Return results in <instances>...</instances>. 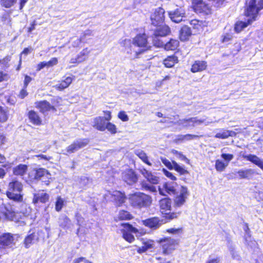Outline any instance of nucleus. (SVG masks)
Returning a JSON list of instances; mask_svg holds the SVG:
<instances>
[{
	"mask_svg": "<svg viewBox=\"0 0 263 263\" xmlns=\"http://www.w3.org/2000/svg\"><path fill=\"white\" fill-rule=\"evenodd\" d=\"M240 179H249L254 174V170L252 168L241 169L237 172Z\"/></svg>",
	"mask_w": 263,
	"mask_h": 263,
	"instance_id": "31",
	"label": "nucleus"
},
{
	"mask_svg": "<svg viewBox=\"0 0 263 263\" xmlns=\"http://www.w3.org/2000/svg\"><path fill=\"white\" fill-rule=\"evenodd\" d=\"M49 195L48 194L45 193H40L36 194L34 195L33 199V202L34 203H38L39 202L42 203H45L48 200Z\"/></svg>",
	"mask_w": 263,
	"mask_h": 263,
	"instance_id": "33",
	"label": "nucleus"
},
{
	"mask_svg": "<svg viewBox=\"0 0 263 263\" xmlns=\"http://www.w3.org/2000/svg\"><path fill=\"white\" fill-rule=\"evenodd\" d=\"M171 20L175 23H180L183 20V18L185 17V11L182 7L177 8L174 11H172L168 13Z\"/></svg>",
	"mask_w": 263,
	"mask_h": 263,
	"instance_id": "14",
	"label": "nucleus"
},
{
	"mask_svg": "<svg viewBox=\"0 0 263 263\" xmlns=\"http://www.w3.org/2000/svg\"><path fill=\"white\" fill-rule=\"evenodd\" d=\"M58 63V60L57 58H52L49 61L42 62L38 64L37 66V70L40 71L45 67L49 68L56 65Z\"/></svg>",
	"mask_w": 263,
	"mask_h": 263,
	"instance_id": "28",
	"label": "nucleus"
},
{
	"mask_svg": "<svg viewBox=\"0 0 263 263\" xmlns=\"http://www.w3.org/2000/svg\"><path fill=\"white\" fill-rule=\"evenodd\" d=\"M135 154L144 163L148 165H152V163L148 161V157L144 151L141 149H137L135 151Z\"/></svg>",
	"mask_w": 263,
	"mask_h": 263,
	"instance_id": "41",
	"label": "nucleus"
},
{
	"mask_svg": "<svg viewBox=\"0 0 263 263\" xmlns=\"http://www.w3.org/2000/svg\"><path fill=\"white\" fill-rule=\"evenodd\" d=\"M8 78V75L0 71V82L6 80Z\"/></svg>",
	"mask_w": 263,
	"mask_h": 263,
	"instance_id": "64",
	"label": "nucleus"
},
{
	"mask_svg": "<svg viewBox=\"0 0 263 263\" xmlns=\"http://www.w3.org/2000/svg\"><path fill=\"white\" fill-rule=\"evenodd\" d=\"M50 174L48 171L45 168H40L35 171L34 178L35 179H42L45 184L49 183V179L50 178Z\"/></svg>",
	"mask_w": 263,
	"mask_h": 263,
	"instance_id": "20",
	"label": "nucleus"
},
{
	"mask_svg": "<svg viewBox=\"0 0 263 263\" xmlns=\"http://www.w3.org/2000/svg\"><path fill=\"white\" fill-rule=\"evenodd\" d=\"M191 34V31L187 26L183 27L180 31V39L181 41H185L188 39Z\"/></svg>",
	"mask_w": 263,
	"mask_h": 263,
	"instance_id": "39",
	"label": "nucleus"
},
{
	"mask_svg": "<svg viewBox=\"0 0 263 263\" xmlns=\"http://www.w3.org/2000/svg\"><path fill=\"white\" fill-rule=\"evenodd\" d=\"M28 118L30 121L34 125H39L41 124V119L37 114L33 110H31L28 112Z\"/></svg>",
	"mask_w": 263,
	"mask_h": 263,
	"instance_id": "35",
	"label": "nucleus"
},
{
	"mask_svg": "<svg viewBox=\"0 0 263 263\" xmlns=\"http://www.w3.org/2000/svg\"><path fill=\"white\" fill-rule=\"evenodd\" d=\"M263 8V0H259L257 4L256 0H250L246 10L247 16L255 19L258 12Z\"/></svg>",
	"mask_w": 263,
	"mask_h": 263,
	"instance_id": "5",
	"label": "nucleus"
},
{
	"mask_svg": "<svg viewBox=\"0 0 263 263\" xmlns=\"http://www.w3.org/2000/svg\"><path fill=\"white\" fill-rule=\"evenodd\" d=\"M122 179L127 184L132 185L138 180V177L132 170H127L122 173Z\"/></svg>",
	"mask_w": 263,
	"mask_h": 263,
	"instance_id": "17",
	"label": "nucleus"
},
{
	"mask_svg": "<svg viewBox=\"0 0 263 263\" xmlns=\"http://www.w3.org/2000/svg\"><path fill=\"white\" fill-rule=\"evenodd\" d=\"M213 122V121L212 120L208 118L202 117L199 119L198 117H193L189 119H180L177 122H174V124L180 126V128H193L195 126L200 125L202 124L208 125Z\"/></svg>",
	"mask_w": 263,
	"mask_h": 263,
	"instance_id": "4",
	"label": "nucleus"
},
{
	"mask_svg": "<svg viewBox=\"0 0 263 263\" xmlns=\"http://www.w3.org/2000/svg\"><path fill=\"white\" fill-rule=\"evenodd\" d=\"M242 157L256 165L263 171V159H261L255 155H243Z\"/></svg>",
	"mask_w": 263,
	"mask_h": 263,
	"instance_id": "22",
	"label": "nucleus"
},
{
	"mask_svg": "<svg viewBox=\"0 0 263 263\" xmlns=\"http://www.w3.org/2000/svg\"><path fill=\"white\" fill-rule=\"evenodd\" d=\"M164 10L161 7L156 9L151 16L152 25L156 26L163 24L164 21Z\"/></svg>",
	"mask_w": 263,
	"mask_h": 263,
	"instance_id": "10",
	"label": "nucleus"
},
{
	"mask_svg": "<svg viewBox=\"0 0 263 263\" xmlns=\"http://www.w3.org/2000/svg\"><path fill=\"white\" fill-rule=\"evenodd\" d=\"M140 172L148 182L152 184H157L159 182V178L154 173L148 171L145 168H142Z\"/></svg>",
	"mask_w": 263,
	"mask_h": 263,
	"instance_id": "18",
	"label": "nucleus"
},
{
	"mask_svg": "<svg viewBox=\"0 0 263 263\" xmlns=\"http://www.w3.org/2000/svg\"><path fill=\"white\" fill-rule=\"evenodd\" d=\"M122 44L127 53L130 54V58H138L149 48L145 34L137 35L132 41L125 39Z\"/></svg>",
	"mask_w": 263,
	"mask_h": 263,
	"instance_id": "1",
	"label": "nucleus"
},
{
	"mask_svg": "<svg viewBox=\"0 0 263 263\" xmlns=\"http://www.w3.org/2000/svg\"><path fill=\"white\" fill-rule=\"evenodd\" d=\"M7 116L6 112L0 107V122H5L7 120Z\"/></svg>",
	"mask_w": 263,
	"mask_h": 263,
	"instance_id": "53",
	"label": "nucleus"
},
{
	"mask_svg": "<svg viewBox=\"0 0 263 263\" xmlns=\"http://www.w3.org/2000/svg\"><path fill=\"white\" fill-rule=\"evenodd\" d=\"M142 246L138 248L137 252L142 253L146 252L149 249L153 248L154 246V241L150 239H142Z\"/></svg>",
	"mask_w": 263,
	"mask_h": 263,
	"instance_id": "25",
	"label": "nucleus"
},
{
	"mask_svg": "<svg viewBox=\"0 0 263 263\" xmlns=\"http://www.w3.org/2000/svg\"><path fill=\"white\" fill-rule=\"evenodd\" d=\"M15 236L9 233H6L0 236V245L3 247L11 248L15 244Z\"/></svg>",
	"mask_w": 263,
	"mask_h": 263,
	"instance_id": "15",
	"label": "nucleus"
},
{
	"mask_svg": "<svg viewBox=\"0 0 263 263\" xmlns=\"http://www.w3.org/2000/svg\"><path fill=\"white\" fill-rule=\"evenodd\" d=\"M200 137H201V136H198L195 135H192V134H186L184 135V142L187 141H191L192 140H194L195 139L198 138Z\"/></svg>",
	"mask_w": 263,
	"mask_h": 263,
	"instance_id": "55",
	"label": "nucleus"
},
{
	"mask_svg": "<svg viewBox=\"0 0 263 263\" xmlns=\"http://www.w3.org/2000/svg\"><path fill=\"white\" fill-rule=\"evenodd\" d=\"M154 45L158 47L164 46V48L167 50H174L177 49L179 45V42L177 40L171 39L169 42L164 43L160 40H158V43H155Z\"/></svg>",
	"mask_w": 263,
	"mask_h": 263,
	"instance_id": "21",
	"label": "nucleus"
},
{
	"mask_svg": "<svg viewBox=\"0 0 263 263\" xmlns=\"http://www.w3.org/2000/svg\"><path fill=\"white\" fill-rule=\"evenodd\" d=\"M235 133L232 130H228L224 129H220L216 133L215 137L217 138L224 139L229 137H233Z\"/></svg>",
	"mask_w": 263,
	"mask_h": 263,
	"instance_id": "30",
	"label": "nucleus"
},
{
	"mask_svg": "<svg viewBox=\"0 0 263 263\" xmlns=\"http://www.w3.org/2000/svg\"><path fill=\"white\" fill-rule=\"evenodd\" d=\"M249 229L248 227L246 226V228L245 229L246 234L245 235V238L246 240V244L251 248V249H255L257 247V243L256 241L253 239L251 236L249 234V233L248 232V230Z\"/></svg>",
	"mask_w": 263,
	"mask_h": 263,
	"instance_id": "32",
	"label": "nucleus"
},
{
	"mask_svg": "<svg viewBox=\"0 0 263 263\" xmlns=\"http://www.w3.org/2000/svg\"><path fill=\"white\" fill-rule=\"evenodd\" d=\"M10 61V58L7 57L3 60H0V69H3L8 67V62Z\"/></svg>",
	"mask_w": 263,
	"mask_h": 263,
	"instance_id": "49",
	"label": "nucleus"
},
{
	"mask_svg": "<svg viewBox=\"0 0 263 263\" xmlns=\"http://www.w3.org/2000/svg\"><path fill=\"white\" fill-rule=\"evenodd\" d=\"M23 187V185L21 182L16 180H12L8 184L6 192L7 197L15 201H22Z\"/></svg>",
	"mask_w": 263,
	"mask_h": 263,
	"instance_id": "3",
	"label": "nucleus"
},
{
	"mask_svg": "<svg viewBox=\"0 0 263 263\" xmlns=\"http://www.w3.org/2000/svg\"><path fill=\"white\" fill-rule=\"evenodd\" d=\"M118 218L120 220H129L132 218V216L128 212L123 210L119 212Z\"/></svg>",
	"mask_w": 263,
	"mask_h": 263,
	"instance_id": "46",
	"label": "nucleus"
},
{
	"mask_svg": "<svg viewBox=\"0 0 263 263\" xmlns=\"http://www.w3.org/2000/svg\"><path fill=\"white\" fill-rule=\"evenodd\" d=\"M230 253L233 259H235L237 260H239L240 259V257L239 254L234 250H231Z\"/></svg>",
	"mask_w": 263,
	"mask_h": 263,
	"instance_id": "60",
	"label": "nucleus"
},
{
	"mask_svg": "<svg viewBox=\"0 0 263 263\" xmlns=\"http://www.w3.org/2000/svg\"><path fill=\"white\" fill-rule=\"evenodd\" d=\"M121 226L123 228L122 233L124 239L128 242H133L135 238L133 234H136L138 232V230L128 223H123Z\"/></svg>",
	"mask_w": 263,
	"mask_h": 263,
	"instance_id": "8",
	"label": "nucleus"
},
{
	"mask_svg": "<svg viewBox=\"0 0 263 263\" xmlns=\"http://www.w3.org/2000/svg\"><path fill=\"white\" fill-rule=\"evenodd\" d=\"M221 157L226 161V162H228V163L234 158L233 155L225 153H222Z\"/></svg>",
	"mask_w": 263,
	"mask_h": 263,
	"instance_id": "54",
	"label": "nucleus"
},
{
	"mask_svg": "<svg viewBox=\"0 0 263 263\" xmlns=\"http://www.w3.org/2000/svg\"><path fill=\"white\" fill-rule=\"evenodd\" d=\"M26 88L24 87L20 91L19 96L21 98L23 99L27 96L28 93L26 90Z\"/></svg>",
	"mask_w": 263,
	"mask_h": 263,
	"instance_id": "62",
	"label": "nucleus"
},
{
	"mask_svg": "<svg viewBox=\"0 0 263 263\" xmlns=\"http://www.w3.org/2000/svg\"><path fill=\"white\" fill-rule=\"evenodd\" d=\"M63 220V222L60 224V226L65 229L69 228L70 224V220L67 217H65Z\"/></svg>",
	"mask_w": 263,
	"mask_h": 263,
	"instance_id": "51",
	"label": "nucleus"
},
{
	"mask_svg": "<svg viewBox=\"0 0 263 263\" xmlns=\"http://www.w3.org/2000/svg\"><path fill=\"white\" fill-rule=\"evenodd\" d=\"M228 165V162H224L222 160L217 159L215 161V168L217 171L221 172L224 171Z\"/></svg>",
	"mask_w": 263,
	"mask_h": 263,
	"instance_id": "42",
	"label": "nucleus"
},
{
	"mask_svg": "<svg viewBox=\"0 0 263 263\" xmlns=\"http://www.w3.org/2000/svg\"><path fill=\"white\" fill-rule=\"evenodd\" d=\"M188 196L189 193L187 189L184 186H181L178 194L174 199L176 205L178 206H180L183 204Z\"/></svg>",
	"mask_w": 263,
	"mask_h": 263,
	"instance_id": "16",
	"label": "nucleus"
},
{
	"mask_svg": "<svg viewBox=\"0 0 263 263\" xmlns=\"http://www.w3.org/2000/svg\"><path fill=\"white\" fill-rule=\"evenodd\" d=\"M72 79L70 77H68L65 78V80L61 81L60 83H59L55 85V88L60 90H62L67 87L71 83Z\"/></svg>",
	"mask_w": 263,
	"mask_h": 263,
	"instance_id": "38",
	"label": "nucleus"
},
{
	"mask_svg": "<svg viewBox=\"0 0 263 263\" xmlns=\"http://www.w3.org/2000/svg\"><path fill=\"white\" fill-rule=\"evenodd\" d=\"M163 172L164 174V175L167 177L168 178H170L172 180H176V177L171 172H168L166 170L163 168Z\"/></svg>",
	"mask_w": 263,
	"mask_h": 263,
	"instance_id": "58",
	"label": "nucleus"
},
{
	"mask_svg": "<svg viewBox=\"0 0 263 263\" xmlns=\"http://www.w3.org/2000/svg\"><path fill=\"white\" fill-rule=\"evenodd\" d=\"M88 179L86 177H83L81 179L80 185L81 187H84L88 183Z\"/></svg>",
	"mask_w": 263,
	"mask_h": 263,
	"instance_id": "63",
	"label": "nucleus"
},
{
	"mask_svg": "<svg viewBox=\"0 0 263 263\" xmlns=\"http://www.w3.org/2000/svg\"><path fill=\"white\" fill-rule=\"evenodd\" d=\"M16 0H2L1 2L2 5L6 8H10L11 7L14 3H15Z\"/></svg>",
	"mask_w": 263,
	"mask_h": 263,
	"instance_id": "52",
	"label": "nucleus"
},
{
	"mask_svg": "<svg viewBox=\"0 0 263 263\" xmlns=\"http://www.w3.org/2000/svg\"><path fill=\"white\" fill-rule=\"evenodd\" d=\"M118 117L123 121H127L129 120L128 116L123 111L119 112Z\"/></svg>",
	"mask_w": 263,
	"mask_h": 263,
	"instance_id": "56",
	"label": "nucleus"
},
{
	"mask_svg": "<svg viewBox=\"0 0 263 263\" xmlns=\"http://www.w3.org/2000/svg\"><path fill=\"white\" fill-rule=\"evenodd\" d=\"M172 153L175 155L177 158L180 160L185 161L186 163H189V160L184 156L181 152H179L175 149L172 150Z\"/></svg>",
	"mask_w": 263,
	"mask_h": 263,
	"instance_id": "47",
	"label": "nucleus"
},
{
	"mask_svg": "<svg viewBox=\"0 0 263 263\" xmlns=\"http://www.w3.org/2000/svg\"><path fill=\"white\" fill-rule=\"evenodd\" d=\"M32 79L31 77L28 76H26L25 77L24 82V87L26 88L28 85V84L31 81Z\"/></svg>",
	"mask_w": 263,
	"mask_h": 263,
	"instance_id": "61",
	"label": "nucleus"
},
{
	"mask_svg": "<svg viewBox=\"0 0 263 263\" xmlns=\"http://www.w3.org/2000/svg\"><path fill=\"white\" fill-rule=\"evenodd\" d=\"M178 60L177 57L175 55L167 57L163 60V64L166 67L171 68L174 65L178 63Z\"/></svg>",
	"mask_w": 263,
	"mask_h": 263,
	"instance_id": "36",
	"label": "nucleus"
},
{
	"mask_svg": "<svg viewBox=\"0 0 263 263\" xmlns=\"http://www.w3.org/2000/svg\"><path fill=\"white\" fill-rule=\"evenodd\" d=\"M155 28H152L154 30L153 35L154 39L153 40L154 44L158 43L159 40L157 37L160 36H164L167 35L170 32V29L169 27L165 25L160 24L156 26H153Z\"/></svg>",
	"mask_w": 263,
	"mask_h": 263,
	"instance_id": "9",
	"label": "nucleus"
},
{
	"mask_svg": "<svg viewBox=\"0 0 263 263\" xmlns=\"http://www.w3.org/2000/svg\"><path fill=\"white\" fill-rule=\"evenodd\" d=\"M255 19H253L252 17L248 18L247 22H238L235 24V30L237 32H239L243 28L247 27L249 25L251 24V23L254 21Z\"/></svg>",
	"mask_w": 263,
	"mask_h": 263,
	"instance_id": "37",
	"label": "nucleus"
},
{
	"mask_svg": "<svg viewBox=\"0 0 263 263\" xmlns=\"http://www.w3.org/2000/svg\"><path fill=\"white\" fill-rule=\"evenodd\" d=\"M36 238V236L34 233L29 234L25 239L24 245L26 248L30 247L33 241Z\"/></svg>",
	"mask_w": 263,
	"mask_h": 263,
	"instance_id": "44",
	"label": "nucleus"
},
{
	"mask_svg": "<svg viewBox=\"0 0 263 263\" xmlns=\"http://www.w3.org/2000/svg\"><path fill=\"white\" fill-rule=\"evenodd\" d=\"M158 191L160 195L167 196L169 195L175 194L176 190L174 183L166 182L163 184L162 186H159Z\"/></svg>",
	"mask_w": 263,
	"mask_h": 263,
	"instance_id": "19",
	"label": "nucleus"
},
{
	"mask_svg": "<svg viewBox=\"0 0 263 263\" xmlns=\"http://www.w3.org/2000/svg\"><path fill=\"white\" fill-rule=\"evenodd\" d=\"M166 231L170 233L177 234H179L181 232V229L171 228V229H167L166 230Z\"/></svg>",
	"mask_w": 263,
	"mask_h": 263,
	"instance_id": "59",
	"label": "nucleus"
},
{
	"mask_svg": "<svg viewBox=\"0 0 263 263\" xmlns=\"http://www.w3.org/2000/svg\"><path fill=\"white\" fill-rule=\"evenodd\" d=\"M161 160L162 163L170 170H175L180 175H184L187 173V171L184 168L183 166L179 165L176 161H170L165 158L161 157Z\"/></svg>",
	"mask_w": 263,
	"mask_h": 263,
	"instance_id": "12",
	"label": "nucleus"
},
{
	"mask_svg": "<svg viewBox=\"0 0 263 263\" xmlns=\"http://www.w3.org/2000/svg\"><path fill=\"white\" fill-rule=\"evenodd\" d=\"M192 7L196 12L208 14L210 12V6L203 0H192Z\"/></svg>",
	"mask_w": 263,
	"mask_h": 263,
	"instance_id": "13",
	"label": "nucleus"
},
{
	"mask_svg": "<svg viewBox=\"0 0 263 263\" xmlns=\"http://www.w3.org/2000/svg\"><path fill=\"white\" fill-rule=\"evenodd\" d=\"M160 242L164 254L171 253L176 248L178 244L177 240L170 237L161 239Z\"/></svg>",
	"mask_w": 263,
	"mask_h": 263,
	"instance_id": "7",
	"label": "nucleus"
},
{
	"mask_svg": "<svg viewBox=\"0 0 263 263\" xmlns=\"http://www.w3.org/2000/svg\"><path fill=\"white\" fill-rule=\"evenodd\" d=\"M90 52V50L88 48L83 49L77 55L79 61L82 62L86 60L87 59Z\"/></svg>",
	"mask_w": 263,
	"mask_h": 263,
	"instance_id": "45",
	"label": "nucleus"
},
{
	"mask_svg": "<svg viewBox=\"0 0 263 263\" xmlns=\"http://www.w3.org/2000/svg\"><path fill=\"white\" fill-rule=\"evenodd\" d=\"M206 62L203 61H196L192 66L191 71L197 72L202 71L206 69Z\"/></svg>",
	"mask_w": 263,
	"mask_h": 263,
	"instance_id": "26",
	"label": "nucleus"
},
{
	"mask_svg": "<svg viewBox=\"0 0 263 263\" xmlns=\"http://www.w3.org/2000/svg\"><path fill=\"white\" fill-rule=\"evenodd\" d=\"M141 184L142 189L144 191H149L152 193L157 192L156 187L155 186L148 183L146 181H142Z\"/></svg>",
	"mask_w": 263,
	"mask_h": 263,
	"instance_id": "43",
	"label": "nucleus"
},
{
	"mask_svg": "<svg viewBox=\"0 0 263 263\" xmlns=\"http://www.w3.org/2000/svg\"><path fill=\"white\" fill-rule=\"evenodd\" d=\"M159 204L162 214L168 215V217L171 219L176 217V214L175 213H171L170 215L171 208V201L170 198H164L160 200Z\"/></svg>",
	"mask_w": 263,
	"mask_h": 263,
	"instance_id": "11",
	"label": "nucleus"
},
{
	"mask_svg": "<svg viewBox=\"0 0 263 263\" xmlns=\"http://www.w3.org/2000/svg\"><path fill=\"white\" fill-rule=\"evenodd\" d=\"M143 224L151 229H156L162 224L161 221L157 217H153L143 221Z\"/></svg>",
	"mask_w": 263,
	"mask_h": 263,
	"instance_id": "23",
	"label": "nucleus"
},
{
	"mask_svg": "<svg viewBox=\"0 0 263 263\" xmlns=\"http://www.w3.org/2000/svg\"><path fill=\"white\" fill-rule=\"evenodd\" d=\"M37 106L40 109V111L43 113H46L49 111H55L56 110L55 107L51 105L50 103L46 101L39 102Z\"/></svg>",
	"mask_w": 263,
	"mask_h": 263,
	"instance_id": "29",
	"label": "nucleus"
},
{
	"mask_svg": "<svg viewBox=\"0 0 263 263\" xmlns=\"http://www.w3.org/2000/svg\"><path fill=\"white\" fill-rule=\"evenodd\" d=\"M128 200L132 206L138 209L147 208L152 202L151 196L141 192L129 195Z\"/></svg>",
	"mask_w": 263,
	"mask_h": 263,
	"instance_id": "2",
	"label": "nucleus"
},
{
	"mask_svg": "<svg viewBox=\"0 0 263 263\" xmlns=\"http://www.w3.org/2000/svg\"><path fill=\"white\" fill-rule=\"evenodd\" d=\"M92 35V32L90 30H86L83 33V35L81 36L80 39H77L76 42H74L73 44V47H77L79 46L81 42H84L85 41V38L87 36H90Z\"/></svg>",
	"mask_w": 263,
	"mask_h": 263,
	"instance_id": "40",
	"label": "nucleus"
},
{
	"mask_svg": "<svg viewBox=\"0 0 263 263\" xmlns=\"http://www.w3.org/2000/svg\"><path fill=\"white\" fill-rule=\"evenodd\" d=\"M106 124L104 117H98L94 119L93 126L99 130L104 131L106 129Z\"/></svg>",
	"mask_w": 263,
	"mask_h": 263,
	"instance_id": "27",
	"label": "nucleus"
},
{
	"mask_svg": "<svg viewBox=\"0 0 263 263\" xmlns=\"http://www.w3.org/2000/svg\"><path fill=\"white\" fill-rule=\"evenodd\" d=\"M173 141L176 143H179L184 142V135H178L175 137Z\"/></svg>",
	"mask_w": 263,
	"mask_h": 263,
	"instance_id": "57",
	"label": "nucleus"
},
{
	"mask_svg": "<svg viewBox=\"0 0 263 263\" xmlns=\"http://www.w3.org/2000/svg\"><path fill=\"white\" fill-rule=\"evenodd\" d=\"M63 205L64 200L61 197H58L55 202V210L58 212L60 211Z\"/></svg>",
	"mask_w": 263,
	"mask_h": 263,
	"instance_id": "48",
	"label": "nucleus"
},
{
	"mask_svg": "<svg viewBox=\"0 0 263 263\" xmlns=\"http://www.w3.org/2000/svg\"><path fill=\"white\" fill-rule=\"evenodd\" d=\"M28 166L26 164H20L13 167V173L16 176H22L25 174L27 171Z\"/></svg>",
	"mask_w": 263,
	"mask_h": 263,
	"instance_id": "34",
	"label": "nucleus"
},
{
	"mask_svg": "<svg viewBox=\"0 0 263 263\" xmlns=\"http://www.w3.org/2000/svg\"><path fill=\"white\" fill-rule=\"evenodd\" d=\"M109 194L116 202L117 205L120 206L125 202L126 197L124 193L120 191H114L111 193Z\"/></svg>",
	"mask_w": 263,
	"mask_h": 263,
	"instance_id": "24",
	"label": "nucleus"
},
{
	"mask_svg": "<svg viewBox=\"0 0 263 263\" xmlns=\"http://www.w3.org/2000/svg\"><path fill=\"white\" fill-rule=\"evenodd\" d=\"M106 129L108 130L111 134H115L117 133V128L115 125L110 122H108L106 125Z\"/></svg>",
	"mask_w": 263,
	"mask_h": 263,
	"instance_id": "50",
	"label": "nucleus"
},
{
	"mask_svg": "<svg viewBox=\"0 0 263 263\" xmlns=\"http://www.w3.org/2000/svg\"><path fill=\"white\" fill-rule=\"evenodd\" d=\"M88 142L89 141L87 139H78L68 146L65 150L63 151V153L64 155H68L75 153L80 149L86 146L88 144Z\"/></svg>",
	"mask_w": 263,
	"mask_h": 263,
	"instance_id": "6",
	"label": "nucleus"
}]
</instances>
